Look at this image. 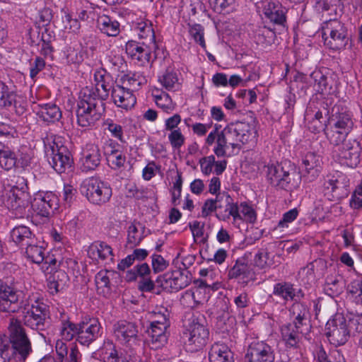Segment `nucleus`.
<instances>
[{
  "label": "nucleus",
  "mask_w": 362,
  "mask_h": 362,
  "mask_svg": "<svg viewBox=\"0 0 362 362\" xmlns=\"http://www.w3.org/2000/svg\"><path fill=\"white\" fill-rule=\"evenodd\" d=\"M8 329L10 343L0 344V357L3 362H25L32 349L21 321L11 318Z\"/></svg>",
  "instance_id": "obj_1"
},
{
  "label": "nucleus",
  "mask_w": 362,
  "mask_h": 362,
  "mask_svg": "<svg viewBox=\"0 0 362 362\" xmlns=\"http://www.w3.org/2000/svg\"><path fill=\"white\" fill-rule=\"evenodd\" d=\"M1 198L4 206L16 218L24 217L27 214L30 198L27 180L23 177H18L16 185L5 189Z\"/></svg>",
  "instance_id": "obj_2"
},
{
  "label": "nucleus",
  "mask_w": 362,
  "mask_h": 362,
  "mask_svg": "<svg viewBox=\"0 0 362 362\" xmlns=\"http://www.w3.org/2000/svg\"><path fill=\"white\" fill-rule=\"evenodd\" d=\"M329 124L330 130L326 134L333 145H339L343 143L354 126L350 114L346 108L337 104L332 108Z\"/></svg>",
  "instance_id": "obj_3"
},
{
  "label": "nucleus",
  "mask_w": 362,
  "mask_h": 362,
  "mask_svg": "<svg viewBox=\"0 0 362 362\" xmlns=\"http://www.w3.org/2000/svg\"><path fill=\"white\" fill-rule=\"evenodd\" d=\"M267 177L272 186L286 191L293 190L299 184L298 175L286 163L269 164Z\"/></svg>",
  "instance_id": "obj_4"
},
{
  "label": "nucleus",
  "mask_w": 362,
  "mask_h": 362,
  "mask_svg": "<svg viewBox=\"0 0 362 362\" xmlns=\"http://www.w3.org/2000/svg\"><path fill=\"white\" fill-rule=\"evenodd\" d=\"M324 45L333 50L344 49L349 40L344 23L337 18L325 20L321 25Z\"/></svg>",
  "instance_id": "obj_5"
},
{
  "label": "nucleus",
  "mask_w": 362,
  "mask_h": 362,
  "mask_svg": "<svg viewBox=\"0 0 362 362\" xmlns=\"http://www.w3.org/2000/svg\"><path fill=\"white\" fill-rule=\"evenodd\" d=\"M221 133L236 153L240 151L243 144L256 139L257 134L254 124L245 122L229 124Z\"/></svg>",
  "instance_id": "obj_6"
},
{
  "label": "nucleus",
  "mask_w": 362,
  "mask_h": 362,
  "mask_svg": "<svg viewBox=\"0 0 362 362\" xmlns=\"http://www.w3.org/2000/svg\"><path fill=\"white\" fill-rule=\"evenodd\" d=\"M80 191L89 202L95 205L108 202L112 194L110 185L95 177L85 179L81 182Z\"/></svg>",
  "instance_id": "obj_7"
},
{
  "label": "nucleus",
  "mask_w": 362,
  "mask_h": 362,
  "mask_svg": "<svg viewBox=\"0 0 362 362\" xmlns=\"http://www.w3.org/2000/svg\"><path fill=\"white\" fill-rule=\"evenodd\" d=\"M45 153L48 162L52 168L59 174L71 168L72 159L67 148L59 145L56 139L51 141L48 139L45 141Z\"/></svg>",
  "instance_id": "obj_8"
},
{
  "label": "nucleus",
  "mask_w": 362,
  "mask_h": 362,
  "mask_svg": "<svg viewBox=\"0 0 362 362\" xmlns=\"http://www.w3.org/2000/svg\"><path fill=\"white\" fill-rule=\"evenodd\" d=\"M349 180L343 173L335 170L329 173L323 180L324 195L329 201H337L347 194Z\"/></svg>",
  "instance_id": "obj_9"
},
{
  "label": "nucleus",
  "mask_w": 362,
  "mask_h": 362,
  "mask_svg": "<svg viewBox=\"0 0 362 362\" xmlns=\"http://www.w3.org/2000/svg\"><path fill=\"white\" fill-rule=\"evenodd\" d=\"M25 255L26 258L33 263L41 264V269L44 273H52L59 267V262L54 255L47 254L44 247L35 242H30L25 247Z\"/></svg>",
  "instance_id": "obj_10"
},
{
  "label": "nucleus",
  "mask_w": 362,
  "mask_h": 362,
  "mask_svg": "<svg viewBox=\"0 0 362 362\" xmlns=\"http://www.w3.org/2000/svg\"><path fill=\"white\" fill-rule=\"evenodd\" d=\"M350 330L341 314H336L326 324V336L335 346L344 344L349 337Z\"/></svg>",
  "instance_id": "obj_11"
},
{
  "label": "nucleus",
  "mask_w": 362,
  "mask_h": 362,
  "mask_svg": "<svg viewBox=\"0 0 362 362\" xmlns=\"http://www.w3.org/2000/svg\"><path fill=\"white\" fill-rule=\"evenodd\" d=\"M338 147L337 156L339 162L350 168H356L361 161V146L355 139H345Z\"/></svg>",
  "instance_id": "obj_12"
},
{
  "label": "nucleus",
  "mask_w": 362,
  "mask_h": 362,
  "mask_svg": "<svg viewBox=\"0 0 362 362\" xmlns=\"http://www.w3.org/2000/svg\"><path fill=\"white\" fill-rule=\"evenodd\" d=\"M47 315V305L42 302L36 301L30 307L25 308L23 323L32 329L44 330Z\"/></svg>",
  "instance_id": "obj_13"
},
{
  "label": "nucleus",
  "mask_w": 362,
  "mask_h": 362,
  "mask_svg": "<svg viewBox=\"0 0 362 362\" xmlns=\"http://www.w3.org/2000/svg\"><path fill=\"white\" fill-rule=\"evenodd\" d=\"M208 329L202 324L193 321L185 332V346L189 351L194 352L205 346L209 337Z\"/></svg>",
  "instance_id": "obj_14"
},
{
  "label": "nucleus",
  "mask_w": 362,
  "mask_h": 362,
  "mask_svg": "<svg viewBox=\"0 0 362 362\" xmlns=\"http://www.w3.org/2000/svg\"><path fill=\"white\" fill-rule=\"evenodd\" d=\"M274 349L264 341L252 342L245 356V362H274Z\"/></svg>",
  "instance_id": "obj_15"
},
{
  "label": "nucleus",
  "mask_w": 362,
  "mask_h": 362,
  "mask_svg": "<svg viewBox=\"0 0 362 362\" xmlns=\"http://www.w3.org/2000/svg\"><path fill=\"white\" fill-rule=\"evenodd\" d=\"M58 206V197L52 192L37 194L31 204L33 212L41 217H48Z\"/></svg>",
  "instance_id": "obj_16"
},
{
  "label": "nucleus",
  "mask_w": 362,
  "mask_h": 362,
  "mask_svg": "<svg viewBox=\"0 0 362 362\" xmlns=\"http://www.w3.org/2000/svg\"><path fill=\"white\" fill-rule=\"evenodd\" d=\"M77 341L83 345L88 346L102 335V327L97 318H85L78 323Z\"/></svg>",
  "instance_id": "obj_17"
},
{
  "label": "nucleus",
  "mask_w": 362,
  "mask_h": 362,
  "mask_svg": "<svg viewBox=\"0 0 362 362\" xmlns=\"http://www.w3.org/2000/svg\"><path fill=\"white\" fill-rule=\"evenodd\" d=\"M257 9L272 23L284 25L286 22V9L274 0H260L256 3Z\"/></svg>",
  "instance_id": "obj_18"
},
{
  "label": "nucleus",
  "mask_w": 362,
  "mask_h": 362,
  "mask_svg": "<svg viewBox=\"0 0 362 362\" xmlns=\"http://www.w3.org/2000/svg\"><path fill=\"white\" fill-rule=\"evenodd\" d=\"M218 209L216 214L218 219L223 221L233 220L232 223L237 226L238 202H235L233 198L226 192L218 193Z\"/></svg>",
  "instance_id": "obj_19"
},
{
  "label": "nucleus",
  "mask_w": 362,
  "mask_h": 362,
  "mask_svg": "<svg viewBox=\"0 0 362 362\" xmlns=\"http://www.w3.org/2000/svg\"><path fill=\"white\" fill-rule=\"evenodd\" d=\"M186 270L176 269L165 273L160 279L161 286L169 292H177L187 286L191 279Z\"/></svg>",
  "instance_id": "obj_20"
},
{
  "label": "nucleus",
  "mask_w": 362,
  "mask_h": 362,
  "mask_svg": "<svg viewBox=\"0 0 362 362\" xmlns=\"http://www.w3.org/2000/svg\"><path fill=\"white\" fill-rule=\"evenodd\" d=\"M21 293L4 283L0 284V311L16 313L21 308Z\"/></svg>",
  "instance_id": "obj_21"
},
{
  "label": "nucleus",
  "mask_w": 362,
  "mask_h": 362,
  "mask_svg": "<svg viewBox=\"0 0 362 362\" xmlns=\"http://www.w3.org/2000/svg\"><path fill=\"white\" fill-rule=\"evenodd\" d=\"M57 327L62 339L71 341L78 335V324L70 320L69 315L62 310H58L55 315Z\"/></svg>",
  "instance_id": "obj_22"
},
{
  "label": "nucleus",
  "mask_w": 362,
  "mask_h": 362,
  "mask_svg": "<svg viewBox=\"0 0 362 362\" xmlns=\"http://www.w3.org/2000/svg\"><path fill=\"white\" fill-rule=\"evenodd\" d=\"M156 49V48L148 46L145 42L141 45L134 40L128 41L125 45V51L127 55L141 65L150 61L151 52Z\"/></svg>",
  "instance_id": "obj_23"
},
{
  "label": "nucleus",
  "mask_w": 362,
  "mask_h": 362,
  "mask_svg": "<svg viewBox=\"0 0 362 362\" xmlns=\"http://www.w3.org/2000/svg\"><path fill=\"white\" fill-rule=\"evenodd\" d=\"M205 142L207 146L215 144L213 151L218 158L230 157L236 153L230 144H228L227 140L221 132L217 129H214L209 134Z\"/></svg>",
  "instance_id": "obj_24"
},
{
  "label": "nucleus",
  "mask_w": 362,
  "mask_h": 362,
  "mask_svg": "<svg viewBox=\"0 0 362 362\" xmlns=\"http://www.w3.org/2000/svg\"><path fill=\"white\" fill-rule=\"evenodd\" d=\"M111 95L114 103L126 110L132 108L136 103V96L128 90V87L118 83L112 86Z\"/></svg>",
  "instance_id": "obj_25"
},
{
  "label": "nucleus",
  "mask_w": 362,
  "mask_h": 362,
  "mask_svg": "<svg viewBox=\"0 0 362 362\" xmlns=\"http://www.w3.org/2000/svg\"><path fill=\"white\" fill-rule=\"evenodd\" d=\"M114 334L121 343L131 345L138 340V328L133 322L120 321L114 325Z\"/></svg>",
  "instance_id": "obj_26"
},
{
  "label": "nucleus",
  "mask_w": 362,
  "mask_h": 362,
  "mask_svg": "<svg viewBox=\"0 0 362 362\" xmlns=\"http://www.w3.org/2000/svg\"><path fill=\"white\" fill-rule=\"evenodd\" d=\"M102 155L98 145L88 144L83 149L80 162L83 171H90L96 169L101 161Z\"/></svg>",
  "instance_id": "obj_27"
},
{
  "label": "nucleus",
  "mask_w": 362,
  "mask_h": 362,
  "mask_svg": "<svg viewBox=\"0 0 362 362\" xmlns=\"http://www.w3.org/2000/svg\"><path fill=\"white\" fill-rule=\"evenodd\" d=\"M272 293L284 300V303L296 301L303 296L300 289L295 288L293 284L287 281H281L274 284Z\"/></svg>",
  "instance_id": "obj_28"
},
{
  "label": "nucleus",
  "mask_w": 362,
  "mask_h": 362,
  "mask_svg": "<svg viewBox=\"0 0 362 362\" xmlns=\"http://www.w3.org/2000/svg\"><path fill=\"white\" fill-rule=\"evenodd\" d=\"M103 108H94L89 106H77L76 117L78 125L82 127H90L101 117Z\"/></svg>",
  "instance_id": "obj_29"
},
{
  "label": "nucleus",
  "mask_w": 362,
  "mask_h": 362,
  "mask_svg": "<svg viewBox=\"0 0 362 362\" xmlns=\"http://www.w3.org/2000/svg\"><path fill=\"white\" fill-rule=\"evenodd\" d=\"M228 277L230 279L240 278L243 283L247 284L250 281L255 279V272L253 267L248 264L245 259H238L235 265L229 270Z\"/></svg>",
  "instance_id": "obj_30"
},
{
  "label": "nucleus",
  "mask_w": 362,
  "mask_h": 362,
  "mask_svg": "<svg viewBox=\"0 0 362 362\" xmlns=\"http://www.w3.org/2000/svg\"><path fill=\"white\" fill-rule=\"evenodd\" d=\"M209 362H234L233 353L227 344L215 342L209 351Z\"/></svg>",
  "instance_id": "obj_31"
},
{
  "label": "nucleus",
  "mask_w": 362,
  "mask_h": 362,
  "mask_svg": "<svg viewBox=\"0 0 362 362\" xmlns=\"http://www.w3.org/2000/svg\"><path fill=\"white\" fill-rule=\"evenodd\" d=\"M95 87L93 88L99 93V96L103 100L109 96L110 90H112V80L110 74L104 69L97 70L94 74Z\"/></svg>",
  "instance_id": "obj_32"
},
{
  "label": "nucleus",
  "mask_w": 362,
  "mask_h": 362,
  "mask_svg": "<svg viewBox=\"0 0 362 362\" xmlns=\"http://www.w3.org/2000/svg\"><path fill=\"white\" fill-rule=\"evenodd\" d=\"M96 23L98 29L107 36L116 37L120 33L119 23L107 15H99Z\"/></svg>",
  "instance_id": "obj_33"
},
{
  "label": "nucleus",
  "mask_w": 362,
  "mask_h": 362,
  "mask_svg": "<svg viewBox=\"0 0 362 362\" xmlns=\"http://www.w3.org/2000/svg\"><path fill=\"white\" fill-rule=\"evenodd\" d=\"M302 330L299 325L288 323L281 327V334L286 346L296 348L300 339Z\"/></svg>",
  "instance_id": "obj_34"
},
{
  "label": "nucleus",
  "mask_w": 362,
  "mask_h": 362,
  "mask_svg": "<svg viewBox=\"0 0 362 362\" xmlns=\"http://www.w3.org/2000/svg\"><path fill=\"white\" fill-rule=\"evenodd\" d=\"M102 99L93 86H86L81 90L79 101L77 106H83L94 108H103Z\"/></svg>",
  "instance_id": "obj_35"
},
{
  "label": "nucleus",
  "mask_w": 362,
  "mask_h": 362,
  "mask_svg": "<svg viewBox=\"0 0 362 362\" xmlns=\"http://www.w3.org/2000/svg\"><path fill=\"white\" fill-rule=\"evenodd\" d=\"M88 255L95 261L112 259L113 256L112 249L104 242L95 241L88 247Z\"/></svg>",
  "instance_id": "obj_36"
},
{
  "label": "nucleus",
  "mask_w": 362,
  "mask_h": 362,
  "mask_svg": "<svg viewBox=\"0 0 362 362\" xmlns=\"http://www.w3.org/2000/svg\"><path fill=\"white\" fill-rule=\"evenodd\" d=\"M303 168L310 180H315L320 175L322 169V160L320 156L312 153H308L303 160Z\"/></svg>",
  "instance_id": "obj_37"
},
{
  "label": "nucleus",
  "mask_w": 362,
  "mask_h": 362,
  "mask_svg": "<svg viewBox=\"0 0 362 362\" xmlns=\"http://www.w3.org/2000/svg\"><path fill=\"white\" fill-rule=\"evenodd\" d=\"M57 269L58 267L52 273H48L50 275L47 278V286L49 293L52 294L62 291L69 281V276L66 272L62 270H57Z\"/></svg>",
  "instance_id": "obj_38"
},
{
  "label": "nucleus",
  "mask_w": 362,
  "mask_h": 362,
  "mask_svg": "<svg viewBox=\"0 0 362 362\" xmlns=\"http://www.w3.org/2000/svg\"><path fill=\"white\" fill-rule=\"evenodd\" d=\"M133 27L137 31L139 38L145 40L144 42L146 45L157 49L155 33L151 23L141 20L138 22H133Z\"/></svg>",
  "instance_id": "obj_39"
},
{
  "label": "nucleus",
  "mask_w": 362,
  "mask_h": 362,
  "mask_svg": "<svg viewBox=\"0 0 362 362\" xmlns=\"http://www.w3.org/2000/svg\"><path fill=\"white\" fill-rule=\"evenodd\" d=\"M170 326L150 325L148 333L152 349H159L163 346L168 340L167 329Z\"/></svg>",
  "instance_id": "obj_40"
},
{
  "label": "nucleus",
  "mask_w": 362,
  "mask_h": 362,
  "mask_svg": "<svg viewBox=\"0 0 362 362\" xmlns=\"http://www.w3.org/2000/svg\"><path fill=\"white\" fill-rule=\"evenodd\" d=\"M37 115L45 122L54 123L62 118L60 108L54 103L39 105Z\"/></svg>",
  "instance_id": "obj_41"
},
{
  "label": "nucleus",
  "mask_w": 362,
  "mask_h": 362,
  "mask_svg": "<svg viewBox=\"0 0 362 362\" xmlns=\"http://www.w3.org/2000/svg\"><path fill=\"white\" fill-rule=\"evenodd\" d=\"M11 240L20 247L27 246L30 242H35V235L25 226H18L11 231Z\"/></svg>",
  "instance_id": "obj_42"
},
{
  "label": "nucleus",
  "mask_w": 362,
  "mask_h": 362,
  "mask_svg": "<svg viewBox=\"0 0 362 362\" xmlns=\"http://www.w3.org/2000/svg\"><path fill=\"white\" fill-rule=\"evenodd\" d=\"M15 151L10 141L4 143L0 141V167L5 170L15 168Z\"/></svg>",
  "instance_id": "obj_43"
},
{
  "label": "nucleus",
  "mask_w": 362,
  "mask_h": 362,
  "mask_svg": "<svg viewBox=\"0 0 362 362\" xmlns=\"http://www.w3.org/2000/svg\"><path fill=\"white\" fill-rule=\"evenodd\" d=\"M105 153L112 168L116 170L124 166L126 162V156L122 151L116 148L114 144L110 143L105 147Z\"/></svg>",
  "instance_id": "obj_44"
},
{
  "label": "nucleus",
  "mask_w": 362,
  "mask_h": 362,
  "mask_svg": "<svg viewBox=\"0 0 362 362\" xmlns=\"http://www.w3.org/2000/svg\"><path fill=\"white\" fill-rule=\"evenodd\" d=\"M238 213L239 217L237 218V225L240 222L254 223L257 220L256 211L246 202L238 203Z\"/></svg>",
  "instance_id": "obj_45"
},
{
  "label": "nucleus",
  "mask_w": 362,
  "mask_h": 362,
  "mask_svg": "<svg viewBox=\"0 0 362 362\" xmlns=\"http://www.w3.org/2000/svg\"><path fill=\"white\" fill-rule=\"evenodd\" d=\"M291 314L294 318L293 323L300 327L306 325L309 316V310L307 306L297 300L292 305L290 309Z\"/></svg>",
  "instance_id": "obj_46"
},
{
  "label": "nucleus",
  "mask_w": 362,
  "mask_h": 362,
  "mask_svg": "<svg viewBox=\"0 0 362 362\" xmlns=\"http://www.w3.org/2000/svg\"><path fill=\"white\" fill-rule=\"evenodd\" d=\"M202 300V294L199 288L187 290L180 298L182 305L187 308H196Z\"/></svg>",
  "instance_id": "obj_47"
},
{
  "label": "nucleus",
  "mask_w": 362,
  "mask_h": 362,
  "mask_svg": "<svg viewBox=\"0 0 362 362\" xmlns=\"http://www.w3.org/2000/svg\"><path fill=\"white\" fill-rule=\"evenodd\" d=\"M254 37L257 44L268 46L274 42L276 34L267 26H259L255 30Z\"/></svg>",
  "instance_id": "obj_48"
},
{
  "label": "nucleus",
  "mask_w": 362,
  "mask_h": 362,
  "mask_svg": "<svg viewBox=\"0 0 362 362\" xmlns=\"http://www.w3.org/2000/svg\"><path fill=\"white\" fill-rule=\"evenodd\" d=\"M334 2L335 0H318L316 1L315 7L319 13H322L325 20L332 17L337 18V8Z\"/></svg>",
  "instance_id": "obj_49"
},
{
  "label": "nucleus",
  "mask_w": 362,
  "mask_h": 362,
  "mask_svg": "<svg viewBox=\"0 0 362 362\" xmlns=\"http://www.w3.org/2000/svg\"><path fill=\"white\" fill-rule=\"evenodd\" d=\"M145 228L141 224H131L127 231V244L130 247L138 245L144 238Z\"/></svg>",
  "instance_id": "obj_50"
},
{
  "label": "nucleus",
  "mask_w": 362,
  "mask_h": 362,
  "mask_svg": "<svg viewBox=\"0 0 362 362\" xmlns=\"http://www.w3.org/2000/svg\"><path fill=\"white\" fill-rule=\"evenodd\" d=\"M298 214V210L296 208L284 213L282 218L274 227L273 233L276 234L284 233L288 228L289 224L297 218Z\"/></svg>",
  "instance_id": "obj_51"
},
{
  "label": "nucleus",
  "mask_w": 362,
  "mask_h": 362,
  "mask_svg": "<svg viewBox=\"0 0 362 362\" xmlns=\"http://www.w3.org/2000/svg\"><path fill=\"white\" fill-rule=\"evenodd\" d=\"M120 81L121 85L128 87V90H130L133 93L134 91L138 90L145 83L146 80L141 74L134 73L124 75L121 78Z\"/></svg>",
  "instance_id": "obj_52"
},
{
  "label": "nucleus",
  "mask_w": 362,
  "mask_h": 362,
  "mask_svg": "<svg viewBox=\"0 0 362 362\" xmlns=\"http://www.w3.org/2000/svg\"><path fill=\"white\" fill-rule=\"evenodd\" d=\"M158 81L163 88L169 91H176L180 88V83L176 73L166 71L158 78Z\"/></svg>",
  "instance_id": "obj_53"
},
{
  "label": "nucleus",
  "mask_w": 362,
  "mask_h": 362,
  "mask_svg": "<svg viewBox=\"0 0 362 362\" xmlns=\"http://www.w3.org/2000/svg\"><path fill=\"white\" fill-rule=\"evenodd\" d=\"M345 287L344 279L339 274L330 275L326 279V288L327 291H331L332 295H339L341 293Z\"/></svg>",
  "instance_id": "obj_54"
},
{
  "label": "nucleus",
  "mask_w": 362,
  "mask_h": 362,
  "mask_svg": "<svg viewBox=\"0 0 362 362\" xmlns=\"http://www.w3.org/2000/svg\"><path fill=\"white\" fill-rule=\"evenodd\" d=\"M326 267V262L319 259L309 263L301 269V272L303 274H305L308 279H311L314 278L315 274L322 275Z\"/></svg>",
  "instance_id": "obj_55"
},
{
  "label": "nucleus",
  "mask_w": 362,
  "mask_h": 362,
  "mask_svg": "<svg viewBox=\"0 0 362 362\" xmlns=\"http://www.w3.org/2000/svg\"><path fill=\"white\" fill-rule=\"evenodd\" d=\"M33 156L30 149L26 146L21 147L15 152V168H25L30 165Z\"/></svg>",
  "instance_id": "obj_56"
},
{
  "label": "nucleus",
  "mask_w": 362,
  "mask_h": 362,
  "mask_svg": "<svg viewBox=\"0 0 362 362\" xmlns=\"http://www.w3.org/2000/svg\"><path fill=\"white\" fill-rule=\"evenodd\" d=\"M170 313L164 308H158L151 314V325L170 326Z\"/></svg>",
  "instance_id": "obj_57"
},
{
  "label": "nucleus",
  "mask_w": 362,
  "mask_h": 362,
  "mask_svg": "<svg viewBox=\"0 0 362 362\" xmlns=\"http://www.w3.org/2000/svg\"><path fill=\"white\" fill-rule=\"evenodd\" d=\"M14 100L15 95L13 93L9 90L8 87L4 82L0 81V107H11Z\"/></svg>",
  "instance_id": "obj_58"
},
{
  "label": "nucleus",
  "mask_w": 362,
  "mask_h": 362,
  "mask_svg": "<svg viewBox=\"0 0 362 362\" xmlns=\"http://www.w3.org/2000/svg\"><path fill=\"white\" fill-rule=\"evenodd\" d=\"M95 285L99 293L105 294L110 290V278L107 271L99 272L95 277Z\"/></svg>",
  "instance_id": "obj_59"
},
{
  "label": "nucleus",
  "mask_w": 362,
  "mask_h": 362,
  "mask_svg": "<svg viewBox=\"0 0 362 362\" xmlns=\"http://www.w3.org/2000/svg\"><path fill=\"white\" fill-rule=\"evenodd\" d=\"M189 33L194 40L198 43L202 48H206L204 40V29L200 24H189Z\"/></svg>",
  "instance_id": "obj_60"
},
{
  "label": "nucleus",
  "mask_w": 362,
  "mask_h": 362,
  "mask_svg": "<svg viewBox=\"0 0 362 362\" xmlns=\"http://www.w3.org/2000/svg\"><path fill=\"white\" fill-rule=\"evenodd\" d=\"M153 97L156 105L165 112H169L174 110L175 104L173 102L168 94L163 93L160 95H154Z\"/></svg>",
  "instance_id": "obj_61"
},
{
  "label": "nucleus",
  "mask_w": 362,
  "mask_h": 362,
  "mask_svg": "<svg viewBox=\"0 0 362 362\" xmlns=\"http://www.w3.org/2000/svg\"><path fill=\"white\" fill-rule=\"evenodd\" d=\"M103 362H118L119 358L117 350L112 342H107L100 350Z\"/></svg>",
  "instance_id": "obj_62"
},
{
  "label": "nucleus",
  "mask_w": 362,
  "mask_h": 362,
  "mask_svg": "<svg viewBox=\"0 0 362 362\" xmlns=\"http://www.w3.org/2000/svg\"><path fill=\"white\" fill-rule=\"evenodd\" d=\"M209 4L214 11L221 13L232 9L235 0H209Z\"/></svg>",
  "instance_id": "obj_63"
},
{
  "label": "nucleus",
  "mask_w": 362,
  "mask_h": 362,
  "mask_svg": "<svg viewBox=\"0 0 362 362\" xmlns=\"http://www.w3.org/2000/svg\"><path fill=\"white\" fill-rule=\"evenodd\" d=\"M349 291L358 304L362 303V281L355 280L349 286Z\"/></svg>",
  "instance_id": "obj_64"
}]
</instances>
